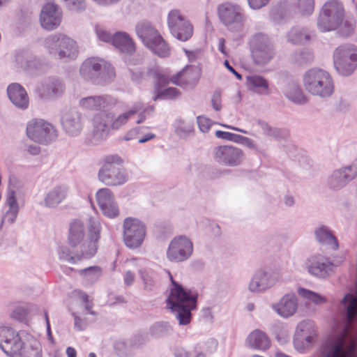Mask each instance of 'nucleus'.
I'll return each instance as SVG.
<instances>
[{"instance_id":"nucleus-1","label":"nucleus","mask_w":357,"mask_h":357,"mask_svg":"<svg viewBox=\"0 0 357 357\" xmlns=\"http://www.w3.org/2000/svg\"><path fill=\"white\" fill-rule=\"evenodd\" d=\"M169 275L174 287L167 299V305L175 313L179 324L187 325L191 321V311L196 308L197 294L191 290H185L174 280L170 273Z\"/></svg>"},{"instance_id":"nucleus-2","label":"nucleus","mask_w":357,"mask_h":357,"mask_svg":"<svg viewBox=\"0 0 357 357\" xmlns=\"http://www.w3.org/2000/svg\"><path fill=\"white\" fill-rule=\"evenodd\" d=\"M305 90L312 96L321 98L331 97L334 93V81L327 71L313 68L305 73L303 77Z\"/></svg>"},{"instance_id":"nucleus-3","label":"nucleus","mask_w":357,"mask_h":357,"mask_svg":"<svg viewBox=\"0 0 357 357\" xmlns=\"http://www.w3.org/2000/svg\"><path fill=\"white\" fill-rule=\"evenodd\" d=\"M79 75L86 81L104 85L115 77V72L114 68L105 60L98 57H91L85 59L81 64Z\"/></svg>"},{"instance_id":"nucleus-4","label":"nucleus","mask_w":357,"mask_h":357,"mask_svg":"<svg viewBox=\"0 0 357 357\" xmlns=\"http://www.w3.org/2000/svg\"><path fill=\"white\" fill-rule=\"evenodd\" d=\"M135 31L143 44L152 52L160 57H167L170 54V48L156 28L146 20L139 22Z\"/></svg>"},{"instance_id":"nucleus-5","label":"nucleus","mask_w":357,"mask_h":357,"mask_svg":"<svg viewBox=\"0 0 357 357\" xmlns=\"http://www.w3.org/2000/svg\"><path fill=\"white\" fill-rule=\"evenodd\" d=\"M123 160L117 155H109L105 158L100 168L98 180L107 186H118L128 181V174L122 167Z\"/></svg>"},{"instance_id":"nucleus-6","label":"nucleus","mask_w":357,"mask_h":357,"mask_svg":"<svg viewBox=\"0 0 357 357\" xmlns=\"http://www.w3.org/2000/svg\"><path fill=\"white\" fill-rule=\"evenodd\" d=\"M345 11L340 0H329L322 6L317 19V27L321 32L331 31L343 22Z\"/></svg>"},{"instance_id":"nucleus-7","label":"nucleus","mask_w":357,"mask_h":357,"mask_svg":"<svg viewBox=\"0 0 357 357\" xmlns=\"http://www.w3.org/2000/svg\"><path fill=\"white\" fill-rule=\"evenodd\" d=\"M67 240L72 249H79L85 255L93 257L97 252L98 246L90 242L85 224L79 219H74L69 223Z\"/></svg>"},{"instance_id":"nucleus-8","label":"nucleus","mask_w":357,"mask_h":357,"mask_svg":"<svg viewBox=\"0 0 357 357\" xmlns=\"http://www.w3.org/2000/svg\"><path fill=\"white\" fill-rule=\"evenodd\" d=\"M217 13L220 21L232 32L239 31L243 28L246 19L243 9L237 3L231 2L219 4Z\"/></svg>"},{"instance_id":"nucleus-9","label":"nucleus","mask_w":357,"mask_h":357,"mask_svg":"<svg viewBox=\"0 0 357 357\" xmlns=\"http://www.w3.org/2000/svg\"><path fill=\"white\" fill-rule=\"evenodd\" d=\"M333 64L340 75H351L357 67L356 47L351 44H346L337 47L333 54Z\"/></svg>"},{"instance_id":"nucleus-10","label":"nucleus","mask_w":357,"mask_h":357,"mask_svg":"<svg viewBox=\"0 0 357 357\" xmlns=\"http://www.w3.org/2000/svg\"><path fill=\"white\" fill-rule=\"evenodd\" d=\"M337 312L340 314L342 319V323L341 324V326H340V331L338 332L336 337L327 345L325 346L324 350H323V357H357V327L356 328L354 326H348L347 332L345 333V337L348 340H351V342L352 343H355V346L354 347L352 354H345L346 350H347V344H344L342 347V349L340 350V352L338 351L337 354L331 353V349L333 347V345L343 336H344V329L346 327V324H347V320L345 319L344 317V314L342 312L337 311Z\"/></svg>"},{"instance_id":"nucleus-11","label":"nucleus","mask_w":357,"mask_h":357,"mask_svg":"<svg viewBox=\"0 0 357 357\" xmlns=\"http://www.w3.org/2000/svg\"><path fill=\"white\" fill-rule=\"evenodd\" d=\"M249 43L252 56L256 64L264 66L273 58V45L266 35L256 33L252 36Z\"/></svg>"},{"instance_id":"nucleus-12","label":"nucleus","mask_w":357,"mask_h":357,"mask_svg":"<svg viewBox=\"0 0 357 357\" xmlns=\"http://www.w3.org/2000/svg\"><path fill=\"white\" fill-rule=\"evenodd\" d=\"M26 135L35 142L48 144L56 139L58 133L52 123L43 119H32L27 123Z\"/></svg>"},{"instance_id":"nucleus-13","label":"nucleus","mask_w":357,"mask_h":357,"mask_svg":"<svg viewBox=\"0 0 357 357\" xmlns=\"http://www.w3.org/2000/svg\"><path fill=\"white\" fill-rule=\"evenodd\" d=\"M280 280L278 271L269 267L255 271L248 283V290L252 294H261L273 287Z\"/></svg>"},{"instance_id":"nucleus-14","label":"nucleus","mask_w":357,"mask_h":357,"mask_svg":"<svg viewBox=\"0 0 357 357\" xmlns=\"http://www.w3.org/2000/svg\"><path fill=\"white\" fill-rule=\"evenodd\" d=\"M303 267L311 276L324 280L333 274L335 264L326 255L315 253L306 258Z\"/></svg>"},{"instance_id":"nucleus-15","label":"nucleus","mask_w":357,"mask_h":357,"mask_svg":"<svg viewBox=\"0 0 357 357\" xmlns=\"http://www.w3.org/2000/svg\"><path fill=\"white\" fill-rule=\"evenodd\" d=\"M192 252V240L185 235H178L170 241L166 251V257L170 262L181 263L190 259Z\"/></svg>"},{"instance_id":"nucleus-16","label":"nucleus","mask_w":357,"mask_h":357,"mask_svg":"<svg viewBox=\"0 0 357 357\" xmlns=\"http://www.w3.org/2000/svg\"><path fill=\"white\" fill-rule=\"evenodd\" d=\"M167 24L172 35L180 41H188L192 36V24L178 10H172L169 13Z\"/></svg>"},{"instance_id":"nucleus-17","label":"nucleus","mask_w":357,"mask_h":357,"mask_svg":"<svg viewBox=\"0 0 357 357\" xmlns=\"http://www.w3.org/2000/svg\"><path fill=\"white\" fill-rule=\"evenodd\" d=\"M146 236L144 224L136 218H127L123 222V241L131 249L141 246Z\"/></svg>"},{"instance_id":"nucleus-18","label":"nucleus","mask_w":357,"mask_h":357,"mask_svg":"<svg viewBox=\"0 0 357 357\" xmlns=\"http://www.w3.org/2000/svg\"><path fill=\"white\" fill-rule=\"evenodd\" d=\"M317 335L316 327L310 321L300 322L296 329L294 345L296 351L305 353L313 345Z\"/></svg>"},{"instance_id":"nucleus-19","label":"nucleus","mask_w":357,"mask_h":357,"mask_svg":"<svg viewBox=\"0 0 357 357\" xmlns=\"http://www.w3.org/2000/svg\"><path fill=\"white\" fill-rule=\"evenodd\" d=\"M215 161L226 167H236L241 165L245 160L244 152L238 147L231 145L216 146L213 150Z\"/></svg>"},{"instance_id":"nucleus-20","label":"nucleus","mask_w":357,"mask_h":357,"mask_svg":"<svg viewBox=\"0 0 357 357\" xmlns=\"http://www.w3.org/2000/svg\"><path fill=\"white\" fill-rule=\"evenodd\" d=\"M24 341L11 327H0V349L9 357H17Z\"/></svg>"},{"instance_id":"nucleus-21","label":"nucleus","mask_w":357,"mask_h":357,"mask_svg":"<svg viewBox=\"0 0 357 357\" xmlns=\"http://www.w3.org/2000/svg\"><path fill=\"white\" fill-rule=\"evenodd\" d=\"M61 123L64 131L70 136L79 135L83 128V116L76 108H67L63 110Z\"/></svg>"},{"instance_id":"nucleus-22","label":"nucleus","mask_w":357,"mask_h":357,"mask_svg":"<svg viewBox=\"0 0 357 357\" xmlns=\"http://www.w3.org/2000/svg\"><path fill=\"white\" fill-rule=\"evenodd\" d=\"M117 104V98L107 94L88 96L79 100V105L89 111H105L114 108Z\"/></svg>"},{"instance_id":"nucleus-23","label":"nucleus","mask_w":357,"mask_h":357,"mask_svg":"<svg viewBox=\"0 0 357 357\" xmlns=\"http://www.w3.org/2000/svg\"><path fill=\"white\" fill-rule=\"evenodd\" d=\"M112 112H104L96 115L93 119L92 142L98 144L105 140L111 129L109 121Z\"/></svg>"},{"instance_id":"nucleus-24","label":"nucleus","mask_w":357,"mask_h":357,"mask_svg":"<svg viewBox=\"0 0 357 357\" xmlns=\"http://www.w3.org/2000/svg\"><path fill=\"white\" fill-rule=\"evenodd\" d=\"M62 14L58 6L53 3H47L40 15L42 27L46 30L56 29L61 24Z\"/></svg>"},{"instance_id":"nucleus-25","label":"nucleus","mask_w":357,"mask_h":357,"mask_svg":"<svg viewBox=\"0 0 357 357\" xmlns=\"http://www.w3.org/2000/svg\"><path fill=\"white\" fill-rule=\"evenodd\" d=\"M98 204L104 215L113 218L119 215V211L112 192L108 188L100 189L96 192Z\"/></svg>"},{"instance_id":"nucleus-26","label":"nucleus","mask_w":357,"mask_h":357,"mask_svg":"<svg viewBox=\"0 0 357 357\" xmlns=\"http://www.w3.org/2000/svg\"><path fill=\"white\" fill-rule=\"evenodd\" d=\"M271 307L280 317L289 318L298 310V298L293 293L286 294L277 303H273Z\"/></svg>"},{"instance_id":"nucleus-27","label":"nucleus","mask_w":357,"mask_h":357,"mask_svg":"<svg viewBox=\"0 0 357 357\" xmlns=\"http://www.w3.org/2000/svg\"><path fill=\"white\" fill-rule=\"evenodd\" d=\"M357 174V169L354 166H347L334 171L328 178V186L333 190H339L353 180Z\"/></svg>"},{"instance_id":"nucleus-28","label":"nucleus","mask_w":357,"mask_h":357,"mask_svg":"<svg viewBox=\"0 0 357 357\" xmlns=\"http://www.w3.org/2000/svg\"><path fill=\"white\" fill-rule=\"evenodd\" d=\"M200 72L195 66H186L181 71L172 76V83L183 88L194 87L199 79Z\"/></svg>"},{"instance_id":"nucleus-29","label":"nucleus","mask_w":357,"mask_h":357,"mask_svg":"<svg viewBox=\"0 0 357 357\" xmlns=\"http://www.w3.org/2000/svg\"><path fill=\"white\" fill-rule=\"evenodd\" d=\"M7 94L10 102L18 109L28 108L29 100L25 89L18 83H12L7 87Z\"/></svg>"},{"instance_id":"nucleus-30","label":"nucleus","mask_w":357,"mask_h":357,"mask_svg":"<svg viewBox=\"0 0 357 357\" xmlns=\"http://www.w3.org/2000/svg\"><path fill=\"white\" fill-rule=\"evenodd\" d=\"M65 89L63 83L56 77H48L43 80L39 89L41 98L49 99L61 96Z\"/></svg>"},{"instance_id":"nucleus-31","label":"nucleus","mask_w":357,"mask_h":357,"mask_svg":"<svg viewBox=\"0 0 357 357\" xmlns=\"http://www.w3.org/2000/svg\"><path fill=\"white\" fill-rule=\"evenodd\" d=\"M294 6L287 0H283L274 5L270 10V18L277 24L288 21L293 16Z\"/></svg>"},{"instance_id":"nucleus-32","label":"nucleus","mask_w":357,"mask_h":357,"mask_svg":"<svg viewBox=\"0 0 357 357\" xmlns=\"http://www.w3.org/2000/svg\"><path fill=\"white\" fill-rule=\"evenodd\" d=\"M69 188L66 185H57L50 190L45 196L44 203L46 207L56 208L68 197Z\"/></svg>"},{"instance_id":"nucleus-33","label":"nucleus","mask_w":357,"mask_h":357,"mask_svg":"<svg viewBox=\"0 0 357 357\" xmlns=\"http://www.w3.org/2000/svg\"><path fill=\"white\" fill-rule=\"evenodd\" d=\"M79 54V48L77 42L64 34L59 52L56 54V58L59 59H66L67 61L75 60Z\"/></svg>"},{"instance_id":"nucleus-34","label":"nucleus","mask_w":357,"mask_h":357,"mask_svg":"<svg viewBox=\"0 0 357 357\" xmlns=\"http://www.w3.org/2000/svg\"><path fill=\"white\" fill-rule=\"evenodd\" d=\"M57 255L59 260L67 262L71 264H77L82 259H89L92 258L89 255H85L82 251L79 249H73L71 250L69 247L66 245L59 246L57 249Z\"/></svg>"},{"instance_id":"nucleus-35","label":"nucleus","mask_w":357,"mask_h":357,"mask_svg":"<svg viewBox=\"0 0 357 357\" xmlns=\"http://www.w3.org/2000/svg\"><path fill=\"white\" fill-rule=\"evenodd\" d=\"M113 45L122 54L132 55L135 52L132 39L125 32H117L113 36Z\"/></svg>"},{"instance_id":"nucleus-36","label":"nucleus","mask_w":357,"mask_h":357,"mask_svg":"<svg viewBox=\"0 0 357 357\" xmlns=\"http://www.w3.org/2000/svg\"><path fill=\"white\" fill-rule=\"evenodd\" d=\"M245 343L250 348L257 350H266L271 346L268 337L260 330L251 332L247 337Z\"/></svg>"},{"instance_id":"nucleus-37","label":"nucleus","mask_w":357,"mask_h":357,"mask_svg":"<svg viewBox=\"0 0 357 357\" xmlns=\"http://www.w3.org/2000/svg\"><path fill=\"white\" fill-rule=\"evenodd\" d=\"M314 234L316 240L320 244L330 246L333 250L338 248L337 239L328 227L320 225L314 229Z\"/></svg>"},{"instance_id":"nucleus-38","label":"nucleus","mask_w":357,"mask_h":357,"mask_svg":"<svg viewBox=\"0 0 357 357\" xmlns=\"http://www.w3.org/2000/svg\"><path fill=\"white\" fill-rule=\"evenodd\" d=\"M141 109V103L137 102L126 112L119 114L116 117H114L112 113V119L109 121L110 127L112 130H117L121 127L125 126L128 121L135 115Z\"/></svg>"},{"instance_id":"nucleus-39","label":"nucleus","mask_w":357,"mask_h":357,"mask_svg":"<svg viewBox=\"0 0 357 357\" xmlns=\"http://www.w3.org/2000/svg\"><path fill=\"white\" fill-rule=\"evenodd\" d=\"M246 85L249 90L263 96L269 94V85L266 79L257 75L246 77Z\"/></svg>"},{"instance_id":"nucleus-40","label":"nucleus","mask_w":357,"mask_h":357,"mask_svg":"<svg viewBox=\"0 0 357 357\" xmlns=\"http://www.w3.org/2000/svg\"><path fill=\"white\" fill-rule=\"evenodd\" d=\"M283 93L287 99L295 104L304 105L307 102V98L296 83L287 84L283 89Z\"/></svg>"},{"instance_id":"nucleus-41","label":"nucleus","mask_w":357,"mask_h":357,"mask_svg":"<svg viewBox=\"0 0 357 357\" xmlns=\"http://www.w3.org/2000/svg\"><path fill=\"white\" fill-rule=\"evenodd\" d=\"M63 36L64 33H55L50 34L43 39L42 45L50 55L56 56L61 48Z\"/></svg>"},{"instance_id":"nucleus-42","label":"nucleus","mask_w":357,"mask_h":357,"mask_svg":"<svg viewBox=\"0 0 357 357\" xmlns=\"http://www.w3.org/2000/svg\"><path fill=\"white\" fill-rule=\"evenodd\" d=\"M17 357H43L42 346L39 341L31 337L24 342Z\"/></svg>"},{"instance_id":"nucleus-43","label":"nucleus","mask_w":357,"mask_h":357,"mask_svg":"<svg viewBox=\"0 0 357 357\" xmlns=\"http://www.w3.org/2000/svg\"><path fill=\"white\" fill-rule=\"evenodd\" d=\"M287 40L294 44H305L310 40V31L303 27L296 26L287 33Z\"/></svg>"},{"instance_id":"nucleus-44","label":"nucleus","mask_w":357,"mask_h":357,"mask_svg":"<svg viewBox=\"0 0 357 357\" xmlns=\"http://www.w3.org/2000/svg\"><path fill=\"white\" fill-rule=\"evenodd\" d=\"M102 227L99 219L95 216H90L87 220V236L94 245H98L100 238Z\"/></svg>"},{"instance_id":"nucleus-45","label":"nucleus","mask_w":357,"mask_h":357,"mask_svg":"<svg viewBox=\"0 0 357 357\" xmlns=\"http://www.w3.org/2000/svg\"><path fill=\"white\" fill-rule=\"evenodd\" d=\"M15 60L20 67L29 73L41 70L44 67L43 62L38 58H31L25 61H23V56L20 54L16 55Z\"/></svg>"},{"instance_id":"nucleus-46","label":"nucleus","mask_w":357,"mask_h":357,"mask_svg":"<svg viewBox=\"0 0 357 357\" xmlns=\"http://www.w3.org/2000/svg\"><path fill=\"white\" fill-rule=\"evenodd\" d=\"M172 331V327L167 322L160 321L150 327L149 333L152 337L158 338L169 335Z\"/></svg>"},{"instance_id":"nucleus-47","label":"nucleus","mask_w":357,"mask_h":357,"mask_svg":"<svg viewBox=\"0 0 357 357\" xmlns=\"http://www.w3.org/2000/svg\"><path fill=\"white\" fill-rule=\"evenodd\" d=\"M298 294L302 298L311 301L315 305H321L326 303L327 301V299L324 296L303 287H299L298 289Z\"/></svg>"},{"instance_id":"nucleus-48","label":"nucleus","mask_w":357,"mask_h":357,"mask_svg":"<svg viewBox=\"0 0 357 357\" xmlns=\"http://www.w3.org/2000/svg\"><path fill=\"white\" fill-rule=\"evenodd\" d=\"M79 273L84 278L88 284H93L102 275V269L99 266H90L81 269Z\"/></svg>"},{"instance_id":"nucleus-49","label":"nucleus","mask_w":357,"mask_h":357,"mask_svg":"<svg viewBox=\"0 0 357 357\" xmlns=\"http://www.w3.org/2000/svg\"><path fill=\"white\" fill-rule=\"evenodd\" d=\"M175 131L179 137L186 138L194 132V126L192 123L178 120L176 123Z\"/></svg>"},{"instance_id":"nucleus-50","label":"nucleus","mask_w":357,"mask_h":357,"mask_svg":"<svg viewBox=\"0 0 357 357\" xmlns=\"http://www.w3.org/2000/svg\"><path fill=\"white\" fill-rule=\"evenodd\" d=\"M138 273L143 281L144 288L151 289L155 281V273L151 268H144L138 270Z\"/></svg>"},{"instance_id":"nucleus-51","label":"nucleus","mask_w":357,"mask_h":357,"mask_svg":"<svg viewBox=\"0 0 357 357\" xmlns=\"http://www.w3.org/2000/svg\"><path fill=\"white\" fill-rule=\"evenodd\" d=\"M180 95V91L175 87H169L164 90H160L156 92V95L153 97L154 100L159 99H173Z\"/></svg>"},{"instance_id":"nucleus-52","label":"nucleus","mask_w":357,"mask_h":357,"mask_svg":"<svg viewBox=\"0 0 357 357\" xmlns=\"http://www.w3.org/2000/svg\"><path fill=\"white\" fill-rule=\"evenodd\" d=\"M257 123L266 135L273 137L277 139L281 137L282 130L280 129L273 128L262 120H258Z\"/></svg>"},{"instance_id":"nucleus-53","label":"nucleus","mask_w":357,"mask_h":357,"mask_svg":"<svg viewBox=\"0 0 357 357\" xmlns=\"http://www.w3.org/2000/svg\"><path fill=\"white\" fill-rule=\"evenodd\" d=\"M128 66H129V70L131 73V79L134 82H139L144 77V72L141 68L132 69L130 68L131 66L138 65L141 62L140 59H135L134 62L132 59H129L128 61H126Z\"/></svg>"},{"instance_id":"nucleus-54","label":"nucleus","mask_w":357,"mask_h":357,"mask_svg":"<svg viewBox=\"0 0 357 357\" xmlns=\"http://www.w3.org/2000/svg\"><path fill=\"white\" fill-rule=\"evenodd\" d=\"M297 6L302 15H311L314 10V0H296Z\"/></svg>"},{"instance_id":"nucleus-55","label":"nucleus","mask_w":357,"mask_h":357,"mask_svg":"<svg viewBox=\"0 0 357 357\" xmlns=\"http://www.w3.org/2000/svg\"><path fill=\"white\" fill-rule=\"evenodd\" d=\"M65 6L71 11L79 12L85 10L84 0H62Z\"/></svg>"},{"instance_id":"nucleus-56","label":"nucleus","mask_w":357,"mask_h":357,"mask_svg":"<svg viewBox=\"0 0 357 357\" xmlns=\"http://www.w3.org/2000/svg\"><path fill=\"white\" fill-rule=\"evenodd\" d=\"M197 123L199 130L203 133L208 132L213 124V122L210 119L204 116H197Z\"/></svg>"},{"instance_id":"nucleus-57","label":"nucleus","mask_w":357,"mask_h":357,"mask_svg":"<svg viewBox=\"0 0 357 357\" xmlns=\"http://www.w3.org/2000/svg\"><path fill=\"white\" fill-rule=\"evenodd\" d=\"M95 31L98 38L103 42L109 43L112 42L113 36L107 31L104 27L96 25L95 26Z\"/></svg>"},{"instance_id":"nucleus-58","label":"nucleus","mask_w":357,"mask_h":357,"mask_svg":"<svg viewBox=\"0 0 357 357\" xmlns=\"http://www.w3.org/2000/svg\"><path fill=\"white\" fill-rule=\"evenodd\" d=\"M155 91L161 90V88L167 85L169 82H172V77L167 76L166 75L160 73H155Z\"/></svg>"},{"instance_id":"nucleus-59","label":"nucleus","mask_w":357,"mask_h":357,"mask_svg":"<svg viewBox=\"0 0 357 357\" xmlns=\"http://www.w3.org/2000/svg\"><path fill=\"white\" fill-rule=\"evenodd\" d=\"M211 102L214 110L219 112L222 109V93L220 89L214 91L211 99Z\"/></svg>"},{"instance_id":"nucleus-60","label":"nucleus","mask_w":357,"mask_h":357,"mask_svg":"<svg viewBox=\"0 0 357 357\" xmlns=\"http://www.w3.org/2000/svg\"><path fill=\"white\" fill-rule=\"evenodd\" d=\"M313 59L310 52L305 50L295 54V61L300 65L310 62Z\"/></svg>"},{"instance_id":"nucleus-61","label":"nucleus","mask_w":357,"mask_h":357,"mask_svg":"<svg viewBox=\"0 0 357 357\" xmlns=\"http://www.w3.org/2000/svg\"><path fill=\"white\" fill-rule=\"evenodd\" d=\"M145 127L144 126H139L136 128H133L128 130L125 135L123 136V139L125 141H130L132 139H137L139 140V131L142 130H145Z\"/></svg>"},{"instance_id":"nucleus-62","label":"nucleus","mask_w":357,"mask_h":357,"mask_svg":"<svg viewBox=\"0 0 357 357\" xmlns=\"http://www.w3.org/2000/svg\"><path fill=\"white\" fill-rule=\"evenodd\" d=\"M6 204L8 208L19 209V205L16 199V193L14 190H9L6 197Z\"/></svg>"},{"instance_id":"nucleus-63","label":"nucleus","mask_w":357,"mask_h":357,"mask_svg":"<svg viewBox=\"0 0 357 357\" xmlns=\"http://www.w3.org/2000/svg\"><path fill=\"white\" fill-rule=\"evenodd\" d=\"M28 312L24 307H17L12 313V317L20 321H23L26 319Z\"/></svg>"},{"instance_id":"nucleus-64","label":"nucleus","mask_w":357,"mask_h":357,"mask_svg":"<svg viewBox=\"0 0 357 357\" xmlns=\"http://www.w3.org/2000/svg\"><path fill=\"white\" fill-rule=\"evenodd\" d=\"M342 29V34L345 36L351 34L354 30L355 23L353 20H345Z\"/></svg>"}]
</instances>
